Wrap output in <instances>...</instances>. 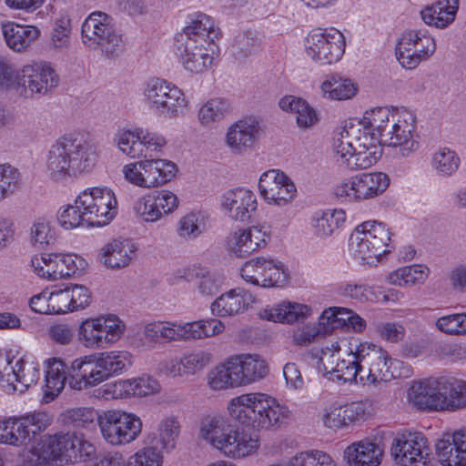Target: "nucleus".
<instances>
[{
    "label": "nucleus",
    "mask_w": 466,
    "mask_h": 466,
    "mask_svg": "<svg viewBox=\"0 0 466 466\" xmlns=\"http://www.w3.org/2000/svg\"><path fill=\"white\" fill-rule=\"evenodd\" d=\"M96 146L86 139L65 136L56 140L46 155V172L56 183L89 174L96 165Z\"/></svg>",
    "instance_id": "obj_4"
},
{
    "label": "nucleus",
    "mask_w": 466,
    "mask_h": 466,
    "mask_svg": "<svg viewBox=\"0 0 466 466\" xmlns=\"http://www.w3.org/2000/svg\"><path fill=\"white\" fill-rule=\"evenodd\" d=\"M104 382L131 369L135 355L127 350H113L94 353Z\"/></svg>",
    "instance_id": "obj_36"
},
{
    "label": "nucleus",
    "mask_w": 466,
    "mask_h": 466,
    "mask_svg": "<svg viewBox=\"0 0 466 466\" xmlns=\"http://www.w3.org/2000/svg\"><path fill=\"white\" fill-rule=\"evenodd\" d=\"M269 374L268 361L258 353H237L216 365L207 375V385L213 391L247 387Z\"/></svg>",
    "instance_id": "obj_8"
},
{
    "label": "nucleus",
    "mask_w": 466,
    "mask_h": 466,
    "mask_svg": "<svg viewBox=\"0 0 466 466\" xmlns=\"http://www.w3.org/2000/svg\"><path fill=\"white\" fill-rule=\"evenodd\" d=\"M290 461L291 466H338L329 453L320 450L299 451Z\"/></svg>",
    "instance_id": "obj_64"
},
{
    "label": "nucleus",
    "mask_w": 466,
    "mask_h": 466,
    "mask_svg": "<svg viewBox=\"0 0 466 466\" xmlns=\"http://www.w3.org/2000/svg\"><path fill=\"white\" fill-rule=\"evenodd\" d=\"M181 432V424L177 415L163 416L157 428V443L162 452H171L177 447Z\"/></svg>",
    "instance_id": "obj_52"
},
{
    "label": "nucleus",
    "mask_w": 466,
    "mask_h": 466,
    "mask_svg": "<svg viewBox=\"0 0 466 466\" xmlns=\"http://www.w3.org/2000/svg\"><path fill=\"white\" fill-rule=\"evenodd\" d=\"M388 129L382 138L383 146L392 148L397 157L408 158L418 152L420 147V137L417 119L411 111L406 108L396 109V116Z\"/></svg>",
    "instance_id": "obj_15"
},
{
    "label": "nucleus",
    "mask_w": 466,
    "mask_h": 466,
    "mask_svg": "<svg viewBox=\"0 0 466 466\" xmlns=\"http://www.w3.org/2000/svg\"><path fill=\"white\" fill-rule=\"evenodd\" d=\"M390 185V176L381 171H366L339 181L333 192L345 204H360L381 197Z\"/></svg>",
    "instance_id": "obj_11"
},
{
    "label": "nucleus",
    "mask_w": 466,
    "mask_h": 466,
    "mask_svg": "<svg viewBox=\"0 0 466 466\" xmlns=\"http://www.w3.org/2000/svg\"><path fill=\"white\" fill-rule=\"evenodd\" d=\"M219 205L230 218L244 222L257 210L258 199L248 187H238L225 191L219 198Z\"/></svg>",
    "instance_id": "obj_27"
},
{
    "label": "nucleus",
    "mask_w": 466,
    "mask_h": 466,
    "mask_svg": "<svg viewBox=\"0 0 466 466\" xmlns=\"http://www.w3.org/2000/svg\"><path fill=\"white\" fill-rule=\"evenodd\" d=\"M209 227V216L201 210H193L182 216L177 226V234L184 240H195Z\"/></svg>",
    "instance_id": "obj_51"
},
{
    "label": "nucleus",
    "mask_w": 466,
    "mask_h": 466,
    "mask_svg": "<svg viewBox=\"0 0 466 466\" xmlns=\"http://www.w3.org/2000/svg\"><path fill=\"white\" fill-rule=\"evenodd\" d=\"M461 163V157L457 152L446 146L438 147L431 154V167L439 177H453L458 172Z\"/></svg>",
    "instance_id": "obj_50"
},
{
    "label": "nucleus",
    "mask_w": 466,
    "mask_h": 466,
    "mask_svg": "<svg viewBox=\"0 0 466 466\" xmlns=\"http://www.w3.org/2000/svg\"><path fill=\"white\" fill-rule=\"evenodd\" d=\"M440 380L429 378L413 381L407 390V401L414 409L425 412H440Z\"/></svg>",
    "instance_id": "obj_30"
},
{
    "label": "nucleus",
    "mask_w": 466,
    "mask_h": 466,
    "mask_svg": "<svg viewBox=\"0 0 466 466\" xmlns=\"http://www.w3.org/2000/svg\"><path fill=\"white\" fill-rule=\"evenodd\" d=\"M95 455L94 444L74 433L46 434L28 451L23 466H65L89 461Z\"/></svg>",
    "instance_id": "obj_7"
},
{
    "label": "nucleus",
    "mask_w": 466,
    "mask_h": 466,
    "mask_svg": "<svg viewBox=\"0 0 466 466\" xmlns=\"http://www.w3.org/2000/svg\"><path fill=\"white\" fill-rule=\"evenodd\" d=\"M186 377L196 376L206 370L213 361V354L204 349H194L181 355Z\"/></svg>",
    "instance_id": "obj_60"
},
{
    "label": "nucleus",
    "mask_w": 466,
    "mask_h": 466,
    "mask_svg": "<svg viewBox=\"0 0 466 466\" xmlns=\"http://www.w3.org/2000/svg\"><path fill=\"white\" fill-rule=\"evenodd\" d=\"M56 237V230L52 218L43 216L33 221L30 228V239L34 245L46 248L55 241Z\"/></svg>",
    "instance_id": "obj_59"
},
{
    "label": "nucleus",
    "mask_w": 466,
    "mask_h": 466,
    "mask_svg": "<svg viewBox=\"0 0 466 466\" xmlns=\"http://www.w3.org/2000/svg\"><path fill=\"white\" fill-rule=\"evenodd\" d=\"M383 449L377 442L364 439L350 443L343 452L348 466H380Z\"/></svg>",
    "instance_id": "obj_35"
},
{
    "label": "nucleus",
    "mask_w": 466,
    "mask_h": 466,
    "mask_svg": "<svg viewBox=\"0 0 466 466\" xmlns=\"http://www.w3.org/2000/svg\"><path fill=\"white\" fill-rule=\"evenodd\" d=\"M45 386L43 400L48 403L56 398L67 382L73 390L83 391L104 382L95 354L78 356L68 364L60 357L44 360Z\"/></svg>",
    "instance_id": "obj_2"
},
{
    "label": "nucleus",
    "mask_w": 466,
    "mask_h": 466,
    "mask_svg": "<svg viewBox=\"0 0 466 466\" xmlns=\"http://www.w3.org/2000/svg\"><path fill=\"white\" fill-rule=\"evenodd\" d=\"M231 112L232 105L228 99L220 96L208 98L198 108V123L205 129H215Z\"/></svg>",
    "instance_id": "obj_40"
},
{
    "label": "nucleus",
    "mask_w": 466,
    "mask_h": 466,
    "mask_svg": "<svg viewBox=\"0 0 466 466\" xmlns=\"http://www.w3.org/2000/svg\"><path fill=\"white\" fill-rule=\"evenodd\" d=\"M266 266V257L251 258L242 265L239 276L246 283L264 289Z\"/></svg>",
    "instance_id": "obj_63"
},
{
    "label": "nucleus",
    "mask_w": 466,
    "mask_h": 466,
    "mask_svg": "<svg viewBox=\"0 0 466 466\" xmlns=\"http://www.w3.org/2000/svg\"><path fill=\"white\" fill-rule=\"evenodd\" d=\"M174 51L183 67L192 74H202L208 71L219 54L216 43H197L194 40L176 39Z\"/></svg>",
    "instance_id": "obj_22"
},
{
    "label": "nucleus",
    "mask_w": 466,
    "mask_h": 466,
    "mask_svg": "<svg viewBox=\"0 0 466 466\" xmlns=\"http://www.w3.org/2000/svg\"><path fill=\"white\" fill-rule=\"evenodd\" d=\"M221 36L219 28L214 19L203 13L194 14L187 25L176 38L177 40H194V42H212Z\"/></svg>",
    "instance_id": "obj_37"
},
{
    "label": "nucleus",
    "mask_w": 466,
    "mask_h": 466,
    "mask_svg": "<svg viewBox=\"0 0 466 466\" xmlns=\"http://www.w3.org/2000/svg\"><path fill=\"white\" fill-rule=\"evenodd\" d=\"M269 237V231L264 225L237 228L225 238V247L233 256L244 258L264 248Z\"/></svg>",
    "instance_id": "obj_23"
},
{
    "label": "nucleus",
    "mask_w": 466,
    "mask_h": 466,
    "mask_svg": "<svg viewBox=\"0 0 466 466\" xmlns=\"http://www.w3.org/2000/svg\"><path fill=\"white\" fill-rule=\"evenodd\" d=\"M198 438L230 460H244L258 454L259 437L231 424L219 415L203 417L198 424Z\"/></svg>",
    "instance_id": "obj_5"
},
{
    "label": "nucleus",
    "mask_w": 466,
    "mask_h": 466,
    "mask_svg": "<svg viewBox=\"0 0 466 466\" xmlns=\"http://www.w3.org/2000/svg\"><path fill=\"white\" fill-rule=\"evenodd\" d=\"M395 116L396 110L386 106L373 107L366 110L359 122L382 139L386 131L389 130L388 128L390 127Z\"/></svg>",
    "instance_id": "obj_54"
},
{
    "label": "nucleus",
    "mask_w": 466,
    "mask_h": 466,
    "mask_svg": "<svg viewBox=\"0 0 466 466\" xmlns=\"http://www.w3.org/2000/svg\"><path fill=\"white\" fill-rule=\"evenodd\" d=\"M52 422L53 416L42 410L0 419V444L22 446L45 431Z\"/></svg>",
    "instance_id": "obj_14"
},
{
    "label": "nucleus",
    "mask_w": 466,
    "mask_h": 466,
    "mask_svg": "<svg viewBox=\"0 0 466 466\" xmlns=\"http://www.w3.org/2000/svg\"><path fill=\"white\" fill-rule=\"evenodd\" d=\"M32 271L40 279L47 281H56L57 264L56 261V253H41L35 255L31 259Z\"/></svg>",
    "instance_id": "obj_62"
},
{
    "label": "nucleus",
    "mask_w": 466,
    "mask_h": 466,
    "mask_svg": "<svg viewBox=\"0 0 466 466\" xmlns=\"http://www.w3.org/2000/svg\"><path fill=\"white\" fill-rule=\"evenodd\" d=\"M390 456L398 466H429L432 460L431 446L421 432L397 434L390 445Z\"/></svg>",
    "instance_id": "obj_19"
},
{
    "label": "nucleus",
    "mask_w": 466,
    "mask_h": 466,
    "mask_svg": "<svg viewBox=\"0 0 466 466\" xmlns=\"http://www.w3.org/2000/svg\"><path fill=\"white\" fill-rule=\"evenodd\" d=\"M78 208L87 218V227L100 228L109 224L117 213V200L107 187H91L76 196Z\"/></svg>",
    "instance_id": "obj_17"
},
{
    "label": "nucleus",
    "mask_w": 466,
    "mask_h": 466,
    "mask_svg": "<svg viewBox=\"0 0 466 466\" xmlns=\"http://www.w3.org/2000/svg\"><path fill=\"white\" fill-rule=\"evenodd\" d=\"M98 428L101 437L108 445L120 447L134 442L140 436L143 422L134 412L111 409L100 412Z\"/></svg>",
    "instance_id": "obj_13"
},
{
    "label": "nucleus",
    "mask_w": 466,
    "mask_h": 466,
    "mask_svg": "<svg viewBox=\"0 0 466 466\" xmlns=\"http://www.w3.org/2000/svg\"><path fill=\"white\" fill-rule=\"evenodd\" d=\"M279 107L296 115V122L299 128H309L316 125L319 120L318 111L305 99L295 96H285L279 101Z\"/></svg>",
    "instance_id": "obj_47"
},
{
    "label": "nucleus",
    "mask_w": 466,
    "mask_h": 466,
    "mask_svg": "<svg viewBox=\"0 0 466 466\" xmlns=\"http://www.w3.org/2000/svg\"><path fill=\"white\" fill-rule=\"evenodd\" d=\"M257 301L256 296L249 290L237 287L216 298L210 304V312L218 318H229L248 310Z\"/></svg>",
    "instance_id": "obj_29"
},
{
    "label": "nucleus",
    "mask_w": 466,
    "mask_h": 466,
    "mask_svg": "<svg viewBox=\"0 0 466 466\" xmlns=\"http://www.w3.org/2000/svg\"><path fill=\"white\" fill-rule=\"evenodd\" d=\"M145 339L154 343H170L176 340V321H152L143 330Z\"/></svg>",
    "instance_id": "obj_61"
},
{
    "label": "nucleus",
    "mask_w": 466,
    "mask_h": 466,
    "mask_svg": "<svg viewBox=\"0 0 466 466\" xmlns=\"http://www.w3.org/2000/svg\"><path fill=\"white\" fill-rule=\"evenodd\" d=\"M436 454L444 466H466V429L455 431L436 443Z\"/></svg>",
    "instance_id": "obj_34"
},
{
    "label": "nucleus",
    "mask_w": 466,
    "mask_h": 466,
    "mask_svg": "<svg viewBox=\"0 0 466 466\" xmlns=\"http://www.w3.org/2000/svg\"><path fill=\"white\" fill-rule=\"evenodd\" d=\"M441 411H455L466 407V381L453 377H440Z\"/></svg>",
    "instance_id": "obj_43"
},
{
    "label": "nucleus",
    "mask_w": 466,
    "mask_h": 466,
    "mask_svg": "<svg viewBox=\"0 0 466 466\" xmlns=\"http://www.w3.org/2000/svg\"><path fill=\"white\" fill-rule=\"evenodd\" d=\"M260 137V126L254 118L232 123L225 135V145L233 155L241 156L254 148Z\"/></svg>",
    "instance_id": "obj_24"
},
{
    "label": "nucleus",
    "mask_w": 466,
    "mask_h": 466,
    "mask_svg": "<svg viewBox=\"0 0 466 466\" xmlns=\"http://www.w3.org/2000/svg\"><path fill=\"white\" fill-rule=\"evenodd\" d=\"M81 36L86 47L100 51L108 58L119 56L125 47L123 35L116 29L113 17L104 12H93L85 19Z\"/></svg>",
    "instance_id": "obj_9"
},
{
    "label": "nucleus",
    "mask_w": 466,
    "mask_h": 466,
    "mask_svg": "<svg viewBox=\"0 0 466 466\" xmlns=\"http://www.w3.org/2000/svg\"><path fill=\"white\" fill-rule=\"evenodd\" d=\"M347 219L342 208H329L316 212L311 218V229L319 238H327L343 227Z\"/></svg>",
    "instance_id": "obj_46"
},
{
    "label": "nucleus",
    "mask_w": 466,
    "mask_h": 466,
    "mask_svg": "<svg viewBox=\"0 0 466 466\" xmlns=\"http://www.w3.org/2000/svg\"><path fill=\"white\" fill-rule=\"evenodd\" d=\"M145 104L154 113L168 118H177L190 106V99L173 82L161 77H152L142 87Z\"/></svg>",
    "instance_id": "obj_10"
},
{
    "label": "nucleus",
    "mask_w": 466,
    "mask_h": 466,
    "mask_svg": "<svg viewBox=\"0 0 466 466\" xmlns=\"http://www.w3.org/2000/svg\"><path fill=\"white\" fill-rule=\"evenodd\" d=\"M227 412L235 422L257 431L278 430L291 417L288 405L263 391H249L232 397L227 403Z\"/></svg>",
    "instance_id": "obj_3"
},
{
    "label": "nucleus",
    "mask_w": 466,
    "mask_h": 466,
    "mask_svg": "<svg viewBox=\"0 0 466 466\" xmlns=\"http://www.w3.org/2000/svg\"><path fill=\"white\" fill-rule=\"evenodd\" d=\"M322 98L330 101L352 99L359 91L358 84L349 77L334 73L328 75L319 85Z\"/></svg>",
    "instance_id": "obj_42"
},
{
    "label": "nucleus",
    "mask_w": 466,
    "mask_h": 466,
    "mask_svg": "<svg viewBox=\"0 0 466 466\" xmlns=\"http://www.w3.org/2000/svg\"><path fill=\"white\" fill-rule=\"evenodd\" d=\"M54 314H66L86 308L91 300L89 289L79 284H61L51 287Z\"/></svg>",
    "instance_id": "obj_25"
},
{
    "label": "nucleus",
    "mask_w": 466,
    "mask_h": 466,
    "mask_svg": "<svg viewBox=\"0 0 466 466\" xmlns=\"http://www.w3.org/2000/svg\"><path fill=\"white\" fill-rule=\"evenodd\" d=\"M349 131V136L359 154V158L361 160V166L365 169L370 168L375 165L381 157L383 153V141L375 135V132L370 131L365 128L360 122L355 124L346 125Z\"/></svg>",
    "instance_id": "obj_28"
},
{
    "label": "nucleus",
    "mask_w": 466,
    "mask_h": 466,
    "mask_svg": "<svg viewBox=\"0 0 466 466\" xmlns=\"http://www.w3.org/2000/svg\"><path fill=\"white\" fill-rule=\"evenodd\" d=\"M1 31L6 46L17 53L25 52L40 35L36 26L14 21L3 22Z\"/></svg>",
    "instance_id": "obj_38"
},
{
    "label": "nucleus",
    "mask_w": 466,
    "mask_h": 466,
    "mask_svg": "<svg viewBox=\"0 0 466 466\" xmlns=\"http://www.w3.org/2000/svg\"><path fill=\"white\" fill-rule=\"evenodd\" d=\"M163 455L152 446H146L127 460L119 451H109L98 459L96 466H162Z\"/></svg>",
    "instance_id": "obj_33"
},
{
    "label": "nucleus",
    "mask_w": 466,
    "mask_h": 466,
    "mask_svg": "<svg viewBox=\"0 0 466 466\" xmlns=\"http://www.w3.org/2000/svg\"><path fill=\"white\" fill-rule=\"evenodd\" d=\"M305 53L319 66H330L339 62L346 50V38L334 27L311 30L304 40Z\"/></svg>",
    "instance_id": "obj_16"
},
{
    "label": "nucleus",
    "mask_w": 466,
    "mask_h": 466,
    "mask_svg": "<svg viewBox=\"0 0 466 466\" xmlns=\"http://www.w3.org/2000/svg\"><path fill=\"white\" fill-rule=\"evenodd\" d=\"M123 178L128 184L142 189L155 188L151 158L128 162L121 167Z\"/></svg>",
    "instance_id": "obj_49"
},
{
    "label": "nucleus",
    "mask_w": 466,
    "mask_h": 466,
    "mask_svg": "<svg viewBox=\"0 0 466 466\" xmlns=\"http://www.w3.org/2000/svg\"><path fill=\"white\" fill-rule=\"evenodd\" d=\"M459 10V0H438L420 11L422 21L429 26L444 29L451 25Z\"/></svg>",
    "instance_id": "obj_41"
},
{
    "label": "nucleus",
    "mask_w": 466,
    "mask_h": 466,
    "mask_svg": "<svg viewBox=\"0 0 466 466\" xmlns=\"http://www.w3.org/2000/svg\"><path fill=\"white\" fill-rule=\"evenodd\" d=\"M349 247L354 259L361 265L374 264L381 257L372 240L369 238V234L367 229L364 228L363 222L358 225L351 233Z\"/></svg>",
    "instance_id": "obj_44"
},
{
    "label": "nucleus",
    "mask_w": 466,
    "mask_h": 466,
    "mask_svg": "<svg viewBox=\"0 0 466 466\" xmlns=\"http://www.w3.org/2000/svg\"><path fill=\"white\" fill-rule=\"evenodd\" d=\"M258 315L263 320L294 324L310 318L313 309L308 304L284 300L277 305L262 308Z\"/></svg>",
    "instance_id": "obj_32"
},
{
    "label": "nucleus",
    "mask_w": 466,
    "mask_h": 466,
    "mask_svg": "<svg viewBox=\"0 0 466 466\" xmlns=\"http://www.w3.org/2000/svg\"><path fill=\"white\" fill-rule=\"evenodd\" d=\"M436 48V40L428 29H407L397 43L396 57L403 68L412 70L428 61Z\"/></svg>",
    "instance_id": "obj_18"
},
{
    "label": "nucleus",
    "mask_w": 466,
    "mask_h": 466,
    "mask_svg": "<svg viewBox=\"0 0 466 466\" xmlns=\"http://www.w3.org/2000/svg\"><path fill=\"white\" fill-rule=\"evenodd\" d=\"M334 291L336 295L344 299L353 300L360 304L387 300V296L383 294L380 287L360 281H339L335 285Z\"/></svg>",
    "instance_id": "obj_39"
},
{
    "label": "nucleus",
    "mask_w": 466,
    "mask_h": 466,
    "mask_svg": "<svg viewBox=\"0 0 466 466\" xmlns=\"http://www.w3.org/2000/svg\"><path fill=\"white\" fill-rule=\"evenodd\" d=\"M332 154L339 166L351 170L365 169L361 166V160L359 158L346 126L333 138Z\"/></svg>",
    "instance_id": "obj_45"
},
{
    "label": "nucleus",
    "mask_w": 466,
    "mask_h": 466,
    "mask_svg": "<svg viewBox=\"0 0 466 466\" xmlns=\"http://www.w3.org/2000/svg\"><path fill=\"white\" fill-rule=\"evenodd\" d=\"M260 198L268 206L285 208L297 197L294 181L284 171L271 168L264 171L258 183Z\"/></svg>",
    "instance_id": "obj_20"
},
{
    "label": "nucleus",
    "mask_w": 466,
    "mask_h": 466,
    "mask_svg": "<svg viewBox=\"0 0 466 466\" xmlns=\"http://www.w3.org/2000/svg\"><path fill=\"white\" fill-rule=\"evenodd\" d=\"M17 389L19 392H24L32 385L37 383L40 379L39 364L32 358L27 356H19L16 362Z\"/></svg>",
    "instance_id": "obj_56"
},
{
    "label": "nucleus",
    "mask_w": 466,
    "mask_h": 466,
    "mask_svg": "<svg viewBox=\"0 0 466 466\" xmlns=\"http://www.w3.org/2000/svg\"><path fill=\"white\" fill-rule=\"evenodd\" d=\"M226 329L225 323L217 318H206L198 320L176 321V340L195 341L217 337Z\"/></svg>",
    "instance_id": "obj_31"
},
{
    "label": "nucleus",
    "mask_w": 466,
    "mask_h": 466,
    "mask_svg": "<svg viewBox=\"0 0 466 466\" xmlns=\"http://www.w3.org/2000/svg\"><path fill=\"white\" fill-rule=\"evenodd\" d=\"M126 323L115 314L84 319L78 326L77 339L88 350H103L116 344L125 335Z\"/></svg>",
    "instance_id": "obj_12"
},
{
    "label": "nucleus",
    "mask_w": 466,
    "mask_h": 466,
    "mask_svg": "<svg viewBox=\"0 0 466 466\" xmlns=\"http://www.w3.org/2000/svg\"><path fill=\"white\" fill-rule=\"evenodd\" d=\"M363 224L364 228L368 231L369 238L372 240L380 256L390 253L394 248V243L391 239L392 234L385 223L377 220H367Z\"/></svg>",
    "instance_id": "obj_58"
},
{
    "label": "nucleus",
    "mask_w": 466,
    "mask_h": 466,
    "mask_svg": "<svg viewBox=\"0 0 466 466\" xmlns=\"http://www.w3.org/2000/svg\"><path fill=\"white\" fill-rule=\"evenodd\" d=\"M188 272L198 279V291L205 297H210L217 293L225 282V278L222 274L205 268H194L188 269Z\"/></svg>",
    "instance_id": "obj_57"
},
{
    "label": "nucleus",
    "mask_w": 466,
    "mask_h": 466,
    "mask_svg": "<svg viewBox=\"0 0 466 466\" xmlns=\"http://www.w3.org/2000/svg\"><path fill=\"white\" fill-rule=\"evenodd\" d=\"M162 386L154 376L143 373L127 379H119L102 388V396L106 400L142 399L157 395Z\"/></svg>",
    "instance_id": "obj_21"
},
{
    "label": "nucleus",
    "mask_w": 466,
    "mask_h": 466,
    "mask_svg": "<svg viewBox=\"0 0 466 466\" xmlns=\"http://www.w3.org/2000/svg\"><path fill=\"white\" fill-rule=\"evenodd\" d=\"M58 83V75L46 61L32 60L15 69L11 62L0 56V92L32 99L46 95Z\"/></svg>",
    "instance_id": "obj_6"
},
{
    "label": "nucleus",
    "mask_w": 466,
    "mask_h": 466,
    "mask_svg": "<svg viewBox=\"0 0 466 466\" xmlns=\"http://www.w3.org/2000/svg\"><path fill=\"white\" fill-rule=\"evenodd\" d=\"M18 350L13 348L0 350V387L7 391H16V362Z\"/></svg>",
    "instance_id": "obj_55"
},
{
    "label": "nucleus",
    "mask_w": 466,
    "mask_h": 466,
    "mask_svg": "<svg viewBox=\"0 0 466 466\" xmlns=\"http://www.w3.org/2000/svg\"><path fill=\"white\" fill-rule=\"evenodd\" d=\"M431 274V269L424 264H412L400 267L387 276V281L400 288H412L424 284Z\"/></svg>",
    "instance_id": "obj_48"
},
{
    "label": "nucleus",
    "mask_w": 466,
    "mask_h": 466,
    "mask_svg": "<svg viewBox=\"0 0 466 466\" xmlns=\"http://www.w3.org/2000/svg\"><path fill=\"white\" fill-rule=\"evenodd\" d=\"M139 127H120L113 137V144L120 153L130 157L139 158L144 156V150L139 146Z\"/></svg>",
    "instance_id": "obj_53"
},
{
    "label": "nucleus",
    "mask_w": 466,
    "mask_h": 466,
    "mask_svg": "<svg viewBox=\"0 0 466 466\" xmlns=\"http://www.w3.org/2000/svg\"><path fill=\"white\" fill-rule=\"evenodd\" d=\"M340 350L339 341H331L320 350L319 369L329 374L331 380L377 388L381 383L407 376L410 371L403 361L393 359L387 350L371 341L350 342L345 357H339L334 363V357Z\"/></svg>",
    "instance_id": "obj_1"
},
{
    "label": "nucleus",
    "mask_w": 466,
    "mask_h": 466,
    "mask_svg": "<svg viewBox=\"0 0 466 466\" xmlns=\"http://www.w3.org/2000/svg\"><path fill=\"white\" fill-rule=\"evenodd\" d=\"M138 244L131 238H113L98 251V260L106 268L121 270L128 268L136 258Z\"/></svg>",
    "instance_id": "obj_26"
}]
</instances>
